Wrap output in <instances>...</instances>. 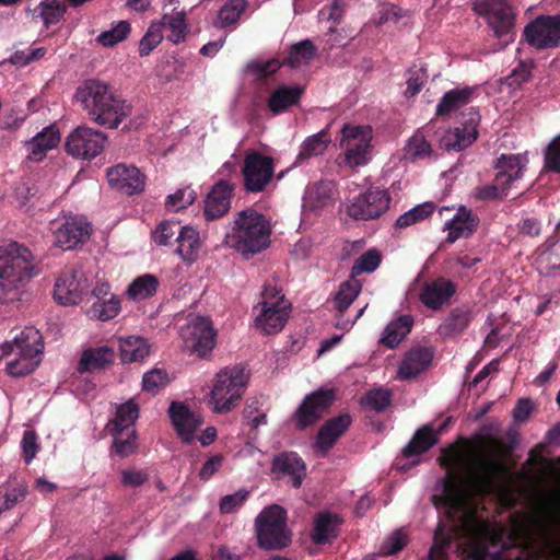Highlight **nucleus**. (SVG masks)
Here are the masks:
<instances>
[{"mask_svg":"<svg viewBox=\"0 0 560 560\" xmlns=\"http://www.w3.org/2000/svg\"><path fill=\"white\" fill-rule=\"evenodd\" d=\"M413 319L410 315H401L390 322L384 329L381 342L388 348H395L411 330Z\"/></svg>","mask_w":560,"mask_h":560,"instance_id":"obj_40","label":"nucleus"},{"mask_svg":"<svg viewBox=\"0 0 560 560\" xmlns=\"http://www.w3.org/2000/svg\"><path fill=\"white\" fill-rule=\"evenodd\" d=\"M527 162L525 154H502L495 163L498 180L510 189L511 184L523 176Z\"/></svg>","mask_w":560,"mask_h":560,"instance_id":"obj_26","label":"nucleus"},{"mask_svg":"<svg viewBox=\"0 0 560 560\" xmlns=\"http://www.w3.org/2000/svg\"><path fill=\"white\" fill-rule=\"evenodd\" d=\"M544 168L560 174V135L555 137L546 149Z\"/></svg>","mask_w":560,"mask_h":560,"instance_id":"obj_63","label":"nucleus"},{"mask_svg":"<svg viewBox=\"0 0 560 560\" xmlns=\"http://www.w3.org/2000/svg\"><path fill=\"white\" fill-rule=\"evenodd\" d=\"M479 217L464 206L459 207L456 213L445 223V230H447L446 241L454 243L459 238H467L472 235L478 225Z\"/></svg>","mask_w":560,"mask_h":560,"instance_id":"obj_23","label":"nucleus"},{"mask_svg":"<svg viewBox=\"0 0 560 560\" xmlns=\"http://www.w3.org/2000/svg\"><path fill=\"white\" fill-rule=\"evenodd\" d=\"M44 349L40 331L33 326L25 327L1 348L3 355L12 357L7 362V373L13 377L33 373L43 360Z\"/></svg>","mask_w":560,"mask_h":560,"instance_id":"obj_4","label":"nucleus"},{"mask_svg":"<svg viewBox=\"0 0 560 560\" xmlns=\"http://www.w3.org/2000/svg\"><path fill=\"white\" fill-rule=\"evenodd\" d=\"M390 392L385 388H375L366 393L362 402L372 410L381 411L390 402Z\"/></svg>","mask_w":560,"mask_h":560,"instance_id":"obj_60","label":"nucleus"},{"mask_svg":"<svg viewBox=\"0 0 560 560\" xmlns=\"http://www.w3.org/2000/svg\"><path fill=\"white\" fill-rule=\"evenodd\" d=\"M436 443L435 433L429 427L419 429L413 439L402 448L405 457H411L427 452Z\"/></svg>","mask_w":560,"mask_h":560,"instance_id":"obj_43","label":"nucleus"},{"mask_svg":"<svg viewBox=\"0 0 560 560\" xmlns=\"http://www.w3.org/2000/svg\"><path fill=\"white\" fill-rule=\"evenodd\" d=\"M272 470L289 476L294 488L302 485L305 476V465L295 453H283L276 456L272 462Z\"/></svg>","mask_w":560,"mask_h":560,"instance_id":"obj_31","label":"nucleus"},{"mask_svg":"<svg viewBox=\"0 0 560 560\" xmlns=\"http://www.w3.org/2000/svg\"><path fill=\"white\" fill-rule=\"evenodd\" d=\"M247 7L246 0H230L219 11L215 25L218 27H226L238 21L242 13Z\"/></svg>","mask_w":560,"mask_h":560,"instance_id":"obj_50","label":"nucleus"},{"mask_svg":"<svg viewBox=\"0 0 560 560\" xmlns=\"http://www.w3.org/2000/svg\"><path fill=\"white\" fill-rule=\"evenodd\" d=\"M55 244L66 250L73 249L89 240L90 223L82 219H66L54 232Z\"/></svg>","mask_w":560,"mask_h":560,"instance_id":"obj_21","label":"nucleus"},{"mask_svg":"<svg viewBox=\"0 0 560 560\" xmlns=\"http://www.w3.org/2000/svg\"><path fill=\"white\" fill-rule=\"evenodd\" d=\"M35 13L43 19L45 25H50L57 23L65 13V7L59 2L52 1H43L35 9Z\"/></svg>","mask_w":560,"mask_h":560,"instance_id":"obj_58","label":"nucleus"},{"mask_svg":"<svg viewBox=\"0 0 560 560\" xmlns=\"http://www.w3.org/2000/svg\"><path fill=\"white\" fill-rule=\"evenodd\" d=\"M303 88L300 85L280 86L270 96L268 106L273 114H280L288 107L296 104L303 94Z\"/></svg>","mask_w":560,"mask_h":560,"instance_id":"obj_39","label":"nucleus"},{"mask_svg":"<svg viewBox=\"0 0 560 560\" xmlns=\"http://www.w3.org/2000/svg\"><path fill=\"white\" fill-rule=\"evenodd\" d=\"M340 147L345 149L343 163L351 168L365 165L369 161L372 130L368 126L345 125Z\"/></svg>","mask_w":560,"mask_h":560,"instance_id":"obj_11","label":"nucleus"},{"mask_svg":"<svg viewBox=\"0 0 560 560\" xmlns=\"http://www.w3.org/2000/svg\"><path fill=\"white\" fill-rule=\"evenodd\" d=\"M243 419L246 425L257 429L267 423V410L262 407V401L258 398L247 400L243 410Z\"/></svg>","mask_w":560,"mask_h":560,"instance_id":"obj_51","label":"nucleus"},{"mask_svg":"<svg viewBox=\"0 0 560 560\" xmlns=\"http://www.w3.org/2000/svg\"><path fill=\"white\" fill-rule=\"evenodd\" d=\"M472 315L467 307H456L439 325L438 332L447 338H453L462 334L471 322Z\"/></svg>","mask_w":560,"mask_h":560,"instance_id":"obj_34","label":"nucleus"},{"mask_svg":"<svg viewBox=\"0 0 560 560\" xmlns=\"http://www.w3.org/2000/svg\"><path fill=\"white\" fill-rule=\"evenodd\" d=\"M526 42L536 49L556 48L560 45V15H539L524 30Z\"/></svg>","mask_w":560,"mask_h":560,"instance_id":"obj_15","label":"nucleus"},{"mask_svg":"<svg viewBox=\"0 0 560 560\" xmlns=\"http://www.w3.org/2000/svg\"><path fill=\"white\" fill-rule=\"evenodd\" d=\"M196 198V191L190 187H185L170 195L166 205L178 211L190 206Z\"/></svg>","mask_w":560,"mask_h":560,"instance_id":"obj_62","label":"nucleus"},{"mask_svg":"<svg viewBox=\"0 0 560 560\" xmlns=\"http://www.w3.org/2000/svg\"><path fill=\"white\" fill-rule=\"evenodd\" d=\"M446 476L439 480L432 502L441 520L434 532L430 560H444V547L453 535L463 533L472 544L469 560H492L480 541L491 536L489 526L477 514L474 498L490 494L504 465L491 457L481 458L476 466L467 463L462 451L452 447L441 457ZM515 560H532L520 556Z\"/></svg>","mask_w":560,"mask_h":560,"instance_id":"obj_1","label":"nucleus"},{"mask_svg":"<svg viewBox=\"0 0 560 560\" xmlns=\"http://www.w3.org/2000/svg\"><path fill=\"white\" fill-rule=\"evenodd\" d=\"M106 142L107 137L104 132L88 126H79L66 138L65 148L73 158L92 160L103 152Z\"/></svg>","mask_w":560,"mask_h":560,"instance_id":"obj_12","label":"nucleus"},{"mask_svg":"<svg viewBox=\"0 0 560 560\" xmlns=\"http://www.w3.org/2000/svg\"><path fill=\"white\" fill-rule=\"evenodd\" d=\"M77 101L95 124L116 129L131 115L132 106L100 80H86L75 92Z\"/></svg>","mask_w":560,"mask_h":560,"instance_id":"obj_2","label":"nucleus"},{"mask_svg":"<svg viewBox=\"0 0 560 560\" xmlns=\"http://www.w3.org/2000/svg\"><path fill=\"white\" fill-rule=\"evenodd\" d=\"M114 438L116 452L120 456H129L137 448V439L135 430L128 431H109Z\"/></svg>","mask_w":560,"mask_h":560,"instance_id":"obj_54","label":"nucleus"},{"mask_svg":"<svg viewBox=\"0 0 560 560\" xmlns=\"http://www.w3.org/2000/svg\"><path fill=\"white\" fill-rule=\"evenodd\" d=\"M235 185L226 179H221L213 185L205 200L203 215L206 220H215L228 213Z\"/></svg>","mask_w":560,"mask_h":560,"instance_id":"obj_20","label":"nucleus"},{"mask_svg":"<svg viewBox=\"0 0 560 560\" xmlns=\"http://www.w3.org/2000/svg\"><path fill=\"white\" fill-rule=\"evenodd\" d=\"M107 179L112 187L126 195L140 192L144 187V176L140 171L126 164H118L108 168Z\"/></svg>","mask_w":560,"mask_h":560,"instance_id":"obj_22","label":"nucleus"},{"mask_svg":"<svg viewBox=\"0 0 560 560\" xmlns=\"http://www.w3.org/2000/svg\"><path fill=\"white\" fill-rule=\"evenodd\" d=\"M114 355V349L109 346L86 349L82 352L78 370L81 373L102 370L113 362Z\"/></svg>","mask_w":560,"mask_h":560,"instance_id":"obj_32","label":"nucleus"},{"mask_svg":"<svg viewBox=\"0 0 560 560\" xmlns=\"http://www.w3.org/2000/svg\"><path fill=\"white\" fill-rule=\"evenodd\" d=\"M275 174L273 160L259 152L246 154L242 167L244 188L247 192H261L271 183Z\"/></svg>","mask_w":560,"mask_h":560,"instance_id":"obj_13","label":"nucleus"},{"mask_svg":"<svg viewBox=\"0 0 560 560\" xmlns=\"http://www.w3.org/2000/svg\"><path fill=\"white\" fill-rule=\"evenodd\" d=\"M270 224L266 217L256 210L237 212L225 233L224 242L243 256L249 257L267 248L270 244Z\"/></svg>","mask_w":560,"mask_h":560,"instance_id":"obj_3","label":"nucleus"},{"mask_svg":"<svg viewBox=\"0 0 560 560\" xmlns=\"http://www.w3.org/2000/svg\"><path fill=\"white\" fill-rule=\"evenodd\" d=\"M179 223L173 221L162 222L159 228L153 232V240L159 245H167L171 240L176 235L180 230Z\"/></svg>","mask_w":560,"mask_h":560,"instance_id":"obj_64","label":"nucleus"},{"mask_svg":"<svg viewBox=\"0 0 560 560\" xmlns=\"http://www.w3.org/2000/svg\"><path fill=\"white\" fill-rule=\"evenodd\" d=\"M329 142L327 133L323 131L307 137L300 147L294 166H301L310 159L324 154Z\"/></svg>","mask_w":560,"mask_h":560,"instance_id":"obj_36","label":"nucleus"},{"mask_svg":"<svg viewBox=\"0 0 560 560\" xmlns=\"http://www.w3.org/2000/svg\"><path fill=\"white\" fill-rule=\"evenodd\" d=\"M475 10L487 19L498 37L508 35L514 22V14L506 0H478Z\"/></svg>","mask_w":560,"mask_h":560,"instance_id":"obj_16","label":"nucleus"},{"mask_svg":"<svg viewBox=\"0 0 560 560\" xmlns=\"http://www.w3.org/2000/svg\"><path fill=\"white\" fill-rule=\"evenodd\" d=\"M536 265L545 277H557L560 270V237H549L537 250Z\"/></svg>","mask_w":560,"mask_h":560,"instance_id":"obj_25","label":"nucleus"},{"mask_svg":"<svg viewBox=\"0 0 560 560\" xmlns=\"http://www.w3.org/2000/svg\"><path fill=\"white\" fill-rule=\"evenodd\" d=\"M334 186L331 182L320 180L307 187L306 198L312 208H320L328 203L332 198Z\"/></svg>","mask_w":560,"mask_h":560,"instance_id":"obj_47","label":"nucleus"},{"mask_svg":"<svg viewBox=\"0 0 560 560\" xmlns=\"http://www.w3.org/2000/svg\"><path fill=\"white\" fill-rule=\"evenodd\" d=\"M158 24L161 25V32L163 31V28L170 31L167 38L172 43L178 44L180 40L185 38L186 20L185 13L183 11L174 12L173 14L165 13L162 16L161 22H159Z\"/></svg>","mask_w":560,"mask_h":560,"instance_id":"obj_45","label":"nucleus"},{"mask_svg":"<svg viewBox=\"0 0 560 560\" xmlns=\"http://www.w3.org/2000/svg\"><path fill=\"white\" fill-rule=\"evenodd\" d=\"M130 32V25L126 21L118 22L113 28L102 32L97 36V42L105 47H113L122 42Z\"/></svg>","mask_w":560,"mask_h":560,"instance_id":"obj_55","label":"nucleus"},{"mask_svg":"<svg viewBox=\"0 0 560 560\" xmlns=\"http://www.w3.org/2000/svg\"><path fill=\"white\" fill-rule=\"evenodd\" d=\"M435 206L433 202H423L402 213L396 220L395 226L398 229H406L416 224L433 213Z\"/></svg>","mask_w":560,"mask_h":560,"instance_id":"obj_48","label":"nucleus"},{"mask_svg":"<svg viewBox=\"0 0 560 560\" xmlns=\"http://www.w3.org/2000/svg\"><path fill=\"white\" fill-rule=\"evenodd\" d=\"M433 352L425 347H416L408 351L401 360L397 376L401 381H408L422 373L430 365Z\"/></svg>","mask_w":560,"mask_h":560,"instance_id":"obj_24","label":"nucleus"},{"mask_svg":"<svg viewBox=\"0 0 560 560\" xmlns=\"http://www.w3.org/2000/svg\"><path fill=\"white\" fill-rule=\"evenodd\" d=\"M120 358L124 363L142 361L150 352L148 341L139 336H127L119 339Z\"/></svg>","mask_w":560,"mask_h":560,"instance_id":"obj_35","label":"nucleus"},{"mask_svg":"<svg viewBox=\"0 0 560 560\" xmlns=\"http://www.w3.org/2000/svg\"><path fill=\"white\" fill-rule=\"evenodd\" d=\"M120 311V301L115 295H110L108 299L102 301H95L90 311L89 315L93 319L109 320L117 316Z\"/></svg>","mask_w":560,"mask_h":560,"instance_id":"obj_46","label":"nucleus"},{"mask_svg":"<svg viewBox=\"0 0 560 560\" xmlns=\"http://www.w3.org/2000/svg\"><path fill=\"white\" fill-rule=\"evenodd\" d=\"M88 282H55L52 296L62 306L77 305L89 293Z\"/></svg>","mask_w":560,"mask_h":560,"instance_id":"obj_33","label":"nucleus"},{"mask_svg":"<svg viewBox=\"0 0 560 560\" xmlns=\"http://www.w3.org/2000/svg\"><path fill=\"white\" fill-rule=\"evenodd\" d=\"M168 415L182 441L187 444L195 441L196 432L203 423L202 416L180 401H173L170 405Z\"/></svg>","mask_w":560,"mask_h":560,"instance_id":"obj_18","label":"nucleus"},{"mask_svg":"<svg viewBox=\"0 0 560 560\" xmlns=\"http://www.w3.org/2000/svg\"><path fill=\"white\" fill-rule=\"evenodd\" d=\"M255 327L265 335L280 332L285 326L291 303L285 299L282 288L277 282H266L260 293V301L254 307Z\"/></svg>","mask_w":560,"mask_h":560,"instance_id":"obj_7","label":"nucleus"},{"mask_svg":"<svg viewBox=\"0 0 560 560\" xmlns=\"http://www.w3.org/2000/svg\"><path fill=\"white\" fill-rule=\"evenodd\" d=\"M316 56V47L310 39H304L291 47L284 63L291 68L308 65Z\"/></svg>","mask_w":560,"mask_h":560,"instance_id":"obj_44","label":"nucleus"},{"mask_svg":"<svg viewBox=\"0 0 560 560\" xmlns=\"http://www.w3.org/2000/svg\"><path fill=\"white\" fill-rule=\"evenodd\" d=\"M339 520L330 513H320L314 521L312 540L317 545L330 542L338 534Z\"/></svg>","mask_w":560,"mask_h":560,"instance_id":"obj_37","label":"nucleus"},{"mask_svg":"<svg viewBox=\"0 0 560 560\" xmlns=\"http://www.w3.org/2000/svg\"><path fill=\"white\" fill-rule=\"evenodd\" d=\"M180 335L186 349L201 359L208 358L215 346L217 331L207 316L188 315Z\"/></svg>","mask_w":560,"mask_h":560,"instance_id":"obj_10","label":"nucleus"},{"mask_svg":"<svg viewBox=\"0 0 560 560\" xmlns=\"http://www.w3.org/2000/svg\"><path fill=\"white\" fill-rule=\"evenodd\" d=\"M382 257L377 249L372 248L363 253L351 268V277L355 278L362 273L373 272L381 264Z\"/></svg>","mask_w":560,"mask_h":560,"instance_id":"obj_52","label":"nucleus"},{"mask_svg":"<svg viewBox=\"0 0 560 560\" xmlns=\"http://www.w3.org/2000/svg\"><path fill=\"white\" fill-rule=\"evenodd\" d=\"M360 292V282H341L339 290L335 293L332 299L334 307L342 313L352 304Z\"/></svg>","mask_w":560,"mask_h":560,"instance_id":"obj_49","label":"nucleus"},{"mask_svg":"<svg viewBox=\"0 0 560 560\" xmlns=\"http://www.w3.org/2000/svg\"><path fill=\"white\" fill-rule=\"evenodd\" d=\"M139 417V408L133 400H129L117 408L116 417L107 424L109 431L133 430L132 425Z\"/></svg>","mask_w":560,"mask_h":560,"instance_id":"obj_42","label":"nucleus"},{"mask_svg":"<svg viewBox=\"0 0 560 560\" xmlns=\"http://www.w3.org/2000/svg\"><path fill=\"white\" fill-rule=\"evenodd\" d=\"M390 197L385 189L371 187L348 205L347 213L354 220H372L382 215L389 207Z\"/></svg>","mask_w":560,"mask_h":560,"instance_id":"obj_14","label":"nucleus"},{"mask_svg":"<svg viewBox=\"0 0 560 560\" xmlns=\"http://www.w3.org/2000/svg\"><path fill=\"white\" fill-rule=\"evenodd\" d=\"M512 535L514 544L532 549L539 560H560V517L552 529L530 520L515 523Z\"/></svg>","mask_w":560,"mask_h":560,"instance_id":"obj_5","label":"nucleus"},{"mask_svg":"<svg viewBox=\"0 0 560 560\" xmlns=\"http://www.w3.org/2000/svg\"><path fill=\"white\" fill-rule=\"evenodd\" d=\"M177 254L188 261L196 259L200 249L199 232L191 226H180L178 235L176 236Z\"/></svg>","mask_w":560,"mask_h":560,"instance_id":"obj_38","label":"nucleus"},{"mask_svg":"<svg viewBox=\"0 0 560 560\" xmlns=\"http://www.w3.org/2000/svg\"><path fill=\"white\" fill-rule=\"evenodd\" d=\"M480 115L474 108L462 115L460 125L447 131L442 138V145L447 150L462 151L469 147L478 136L477 126Z\"/></svg>","mask_w":560,"mask_h":560,"instance_id":"obj_17","label":"nucleus"},{"mask_svg":"<svg viewBox=\"0 0 560 560\" xmlns=\"http://www.w3.org/2000/svg\"><path fill=\"white\" fill-rule=\"evenodd\" d=\"M509 188L495 176L493 183L477 187L474 196L481 201L501 199L508 195Z\"/></svg>","mask_w":560,"mask_h":560,"instance_id":"obj_57","label":"nucleus"},{"mask_svg":"<svg viewBox=\"0 0 560 560\" xmlns=\"http://www.w3.org/2000/svg\"><path fill=\"white\" fill-rule=\"evenodd\" d=\"M455 292L454 282H424L420 300L427 307L439 310L450 302Z\"/></svg>","mask_w":560,"mask_h":560,"instance_id":"obj_27","label":"nucleus"},{"mask_svg":"<svg viewBox=\"0 0 560 560\" xmlns=\"http://www.w3.org/2000/svg\"><path fill=\"white\" fill-rule=\"evenodd\" d=\"M42 267L33 261L28 248L16 242L0 246V280H25L38 277Z\"/></svg>","mask_w":560,"mask_h":560,"instance_id":"obj_9","label":"nucleus"},{"mask_svg":"<svg viewBox=\"0 0 560 560\" xmlns=\"http://www.w3.org/2000/svg\"><path fill=\"white\" fill-rule=\"evenodd\" d=\"M255 525L258 542L262 548L277 549L289 544L287 513L280 505L264 509L256 517Z\"/></svg>","mask_w":560,"mask_h":560,"instance_id":"obj_8","label":"nucleus"},{"mask_svg":"<svg viewBox=\"0 0 560 560\" xmlns=\"http://www.w3.org/2000/svg\"><path fill=\"white\" fill-rule=\"evenodd\" d=\"M351 423L348 415H341L329 420L318 432L315 448L322 455H325L336 441L343 434Z\"/></svg>","mask_w":560,"mask_h":560,"instance_id":"obj_28","label":"nucleus"},{"mask_svg":"<svg viewBox=\"0 0 560 560\" xmlns=\"http://www.w3.org/2000/svg\"><path fill=\"white\" fill-rule=\"evenodd\" d=\"M351 423L348 415H341L329 420L318 432L315 448L322 455H325L336 441L343 434Z\"/></svg>","mask_w":560,"mask_h":560,"instance_id":"obj_29","label":"nucleus"},{"mask_svg":"<svg viewBox=\"0 0 560 560\" xmlns=\"http://www.w3.org/2000/svg\"><path fill=\"white\" fill-rule=\"evenodd\" d=\"M163 34L161 33L160 24H151L145 35L139 44L140 56H148L162 40Z\"/></svg>","mask_w":560,"mask_h":560,"instance_id":"obj_61","label":"nucleus"},{"mask_svg":"<svg viewBox=\"0 0 560 560\" xmlns=\"http://www.w3.org/2000/svg\"><path fill=\"white\" fill-rule=\"evenodd\" d=\"M471 94L472 89L470 88L455 89L446 92L436 106V114L443 116L458 109L469 102Z\"/></svg>","mask_w":560,"mask_h":560,"instance_id":"obj_41","label":"nucleus"},{"mask_svg":"<svg viewBox=\"0 0 560 560\" xmlns=\"http://www.w3.org/2000/svg\"><path fill=\"white\" fill-rule=\"evenodd\" d=\"M332 400L334 393L330 389L317 390L306 396L295 412L299 428L304 429L313 425L322 418Z\"/></svg>","mask_w":560,"mask_h":560,"instance_id":"obj_19","label":"nucleus"},{"mask_svg":"<svg viewBox=\"0 0 560 560\" xmlns=\"http://www.w3.org/2000/svg\"><path fill=\"white\" fill-rule=\"evenodd\" d=\"M248 382V375L241 365L220 370L212 380L208 404L214 413L223 415L235 409L241 401Z\"/></svg>","mask_w":560,"mask_h":560,"instance_id":"obj_6","label":"nucleus"},{"mask_svg":"<svg viewBox=\"0 0 560 560\" xmlns=\"http://www.w3.org/2000/svg\"><path fill=\"white\" fill-rule=\"evenodd\" d=\"M59 141L60 133L55 126L44 128L26 143L27 158L36 162L43 160L47 151L57 147Z\"/></svg>","mask_w":560,"mask_h":560,"instance_id":"obj_30","label":"nucleus"},{"mask_svg":"<svg viewBox=\"0 0 560 560\" xmlns=\"http://www.w3.org/2000/svg\"><path fill=\"white\" fill-rule=\"evenodd\" d=\"M28 292L24 288V282H0V301L2 303H13L27 300Z\"/></svg>","mask_w":560,"mask_h":560,"instance_id":"obj_56","label":"nucleus"},{"mask_svg":"<svg viewBox=\"0 0 560 560\" xmlns=\"http://www.w3.org/2000/svg\"><path fill=\"white\" fill-rule=\"evenodd\" d=\"M168 383V375L162 369H153L144 373L142 377L143 390L155 395L161 388Z\"/></svg>","mask_w":560,"mask_h":560,"instance_id":"obj_59","label":"nucleus"},{"mask_svg":"<svg viewBox=\"0 0 560 560\" xmlns=\"http://www.w3.org/2000/svg\"><path fill=\"white\" fill-rule=\"evenodd\" d=\"M431 154V145L421 133L413 135L405 148V156L411 161L430 158Z\"/></svg>","mask_w":560,"mask_h":560,"instance_id":"obj_53","label":"nucleus"}]
</instances>
